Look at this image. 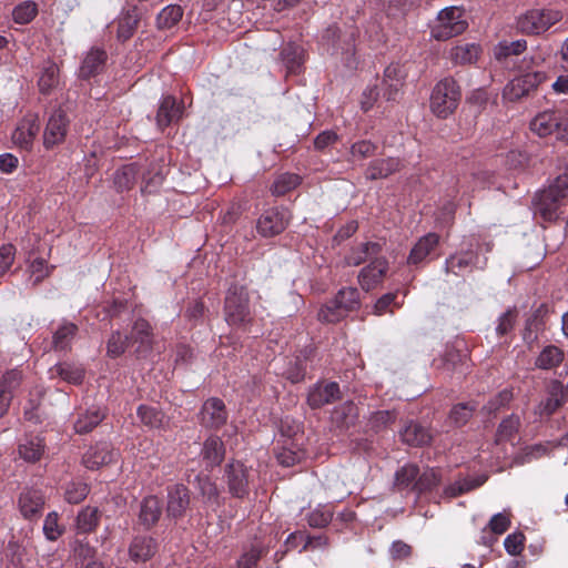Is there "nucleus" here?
Segmentation results:
<instances>
[{
  "label": "nucleus",
  "instance_id": "obj_32",
  "mask_svg": "<svg viewBox=\"0 0 568 568\" xmlns=\"http://www.w3.org/2000/svg\"><path fill=\"white\" fill-rule=\"evenodd\" d=\"M379 252L381 245L378 243L366 242L352 248L345 260L348 265L357 266L366 260L378 255Z\"/></svg>",
  "mask_w": 568,
  "mask_h": 568
},
{
  "label": "nucleus",
  "instance_id": "obj_30",
  "mask_svg": "<svg viewBox=\"0 0 568 568\" xmlns=\"http://www.w3.org/2000/svg\"><path fill=\"white\" fill-rule=\"evenodd\" d=\"M130 338L139 344L138 352L149 351L152 346V328L150 324L145 320H136L133 324Z\"/></svg>",
  "mask_w": 568,
  "mask_h": 568
},
{
  "label": "nucleus",
  "instance_id": "obj_46",
  "mask_svg": "<svg viewBox=\"0 0 568 568\" xmlns=\"http://www.w3.org/2000/svg\"><path fill=\"white\" fill-rule=\"evenodd\" d=\"M37 12L38 8L33 1H24L13 9L12 17L14 22L26 24L34 19Z\"/></svg>",
  "mask_w": 568,
  "mask_h": 568
},
{
  "label": "nucleus",
  "instance_id": "obj_10",
  "mask_svg": "<svg viewBox=\"0 0 568 568\" xmlns=\"http://www.w3.org/2000/svg\"><path fill=\"white\" fill-rule=\"evenodd\" d=\"M290 214L285 210L271 209L265 211L257 220V232L264 237H271L285 230Z\"/></svg>",
  "mask_w": 568,
  "mask_h": 568
},
{
  "label": "nucleus",
  "instance_id": "obj_17",
  "mask_svg": "<svg viewBox=\"0 0 568 568\" xmlns=\"http://www.w3.org/2000/svg\"><path fill=\"white\" fill-rule=\"evenodd\" d=\"M44 506V496L38 489H27L19 497V509L26 519L40 517Z\"/></svg>",
  "mask_w": 568,
  "mask_h": 568
},
{
  "label": "nucleus",
  "instance_id": "obj_24",
  "mask_svg": "<svg viewBox=\"0 0 568 568\" xmlns=\"http://www.w3.org/2000/svg\"><path fill=\"white\" fill-rule=\"evenodd\" d=\"M339 388L336 383L317 385L308 393V404L312 407H321L338 397Z\"/></svg>",
  "mask_w": 568,
  "mask_h": 568
},
{
  "label": "nucleus",
  "instance_id": "obj_37",
  "mask_svg": "<svg viewBox=\"0 0 568 568\" xmlns=\"http://www.w3.org/2000/svg\"><path fill=\"white\" fill-rule=\"evenodd\" d=\"M477 255L471 251L452 255L446 260V271L452 272L454 274H459L464 272L466 268L475 265Z\"/></svg>",
  "mask_w": 568,
  "mask_h": 568
},
{
  "label": "nucleus",
  "instance_id": "obj_8",
  "mask_svg": "<svg viewBox=\"0 0 568 568\" xmlns=\"http://www.w3.org/2000/svg\"><path fill=\"white\" fill-rule=\"evenodd\" d=\"M69 129V119L62 109L53 110L43 131V146L47 150L64 142Z\"/></svg>",
  "mask_w": 568,
  "mask_h": 568
},
{
  "label": "nucleus",
  "instance_id": "obj_21",
  "mask_svg": "<svg viewBox=\"0 0 568 568\" xmlns=\"http://www.w3.org/2000/svg\"><path fill=\"white\" fill-rule=\"evenodd\" d=\"M161 514L162 506L160 499L155 496H148L141 503L139 521L145 528H151L159 521Z\"/></svg>",
  "mask_w": 568,
  "mask_h": 568
},
{
  "label": "nucleus",
  "instance_id": "obj_3",
  "mask_svg": "<svg viewBox=\"0 0 568 568\" xmlns=\"http://www.w3.org/2000/svg\"><path fill=\"white\" fill-rule=\"evenodd\" d=\"M460 89L455 79L448 77L436 83L430 94V110L442 119L448 118L458 106Z\"/></svg>",
  "mask_w": 568,
  "mask_h": 568
},
{
  "label": "nucleus",
  "instance_id": "obj_34",
  "mask_svg": "<svg viewBox=\"0 0 568 568\" xmlns=\"http://www.w3.org/2000/svg\"><path fill=\"white\" fill-rule=\"evenodd\" d=\"M141 423L150 428H164L166 420L164 414L156 407L140 405L136 409Z\"/></svg>",
  "mask_w": 568,
  "mask_h": 568
},
{
  "label": "nucleus",
  "instance_id": "obj_43",
  "mask_svg": "<svg viewBox=\"0 0 568 568\" xmlns=\"http://www.w3.org/2000/svg\"><path fill=\"white\" fill-rule=\"evenodd\" d=\"M301 182L298 175L293 173H283L278 175L271 186L273 195L281 196L294 190Z\"/></svg>",
  "mask_w": 568,
  "mask_h": 568
},
{
  "label": "nucleus",
  "instance_id": "obj_29",
  "mask_svg": "<svg viewBox=\"0 0 568 568\" xmlns=\"http://www.w3.org/2000/svg\"><path fill=\"white\" fill-rule=\"evenodd\" d=\"M400 437L404 443L410 446H423L430 442L432 435L419 424L410 423L400 430Z\"/></svg>",
  "mask_w": 568,
  "mask_h": 568
},
{
  "label": "nucleus",
  "instance_id": "obj_20",
  "mask_svg": "<svg viewBox=\"0 0 568 568\" xmlns=\"http://www.w3.org/2000/svg\"><path fill=\"white\" fill-rule=\"evenodd\" d=\"M182 115V106L176 103V100L171 97H164L161 100L159 111L156 114V123L163 129L174 121H178Z\"/></svg>",
  "mask_w": 568,
  "mask_h": 568
},
{
  "label": "nucleus",
  "instance_id": "obj_58",
  "mask_svg": "<svg viewBox=\"0 0 568 568\" xmlns=\"http://www.w3.org/2000/svg\"><path fill=\"white\" fill-rule=\"evenodd\" d=\"M525 537L520 532L508 535L504 540L506 551L511 556L519 555L524 549Z\"/></svg>",
  "mask_w": 568,
  "mask_h": 568
},
{
  "label": "nucleus",
  "instance_id": "obj_5",
  "mask_svg": "<svg viewBox=\"0 0 568 568\" xmlns=\"http://www.w3.org/2000/svg\"><path fill=\"white\" fill-rule=\"evenodd\" d=\"M225 320L229 325L241 327L252 322L248 295L244 287L232 286L225 297Z\"/></svg>",
  "mask_w": 568,
  "mask_h": 568
},
{
  "label": "nucleus",
  "instance_id": "obj_57",
  "mask_svg": "<svg viewBox=\"0 0 568 568\" xmlns=\"http://www.w3.org/2000/svg\"><path fill=\"white\" fill-rule=\"evenodd\" d=\"M16 248L11 244H4L0 247V276L6 274L13 264Z\"/></svg>",
  "mask_w": 568,
  "mask_h": 568
},
{
  "label": "nucleus",
  "instance_id": "obj_60",
  "mask_svg": "<svg viewBox=\"0 0 568 568\" xmlns=\"http://www.w3.org/2000/svg\"><path fill=\"white\" fill-rule=\"evenodd\" d=\"M332 517L333 514L329 509L316 508L308 515V524L312 527H324L331 521Z\"/></svg>",
  "mask_w": 568,
  "mask_h": 568
},
{
  "label": "nucleus",
  "instance_id": "obj_31",
  "mask_svg": "<svg viewBox=\"0 0 568 568\" xmlns=\"http://www.w3.org/2000/svg\"><path fill=\"white\" fill-rule=\"evenodd\" d=\"M156 546L150 537H136L133 539L129 552L130 557L135 561H145L155 552Z\"/></svg>",
  "mask_w": 568,
  "mask_h": 568
},
{
  "label": "nucleus",
  "instance_id": "obj_56",
  "mask_svg": "<svg viewBox=\"0 0 568 568\" xmlns=\"http://www.w3.org/2000/svg\"><path fill=\"white\" fill-rule=\"evenodd\" d=\"M481 484H483V481L471 483L466 479L456 481L453 485H449L445 488L444 495L449 498L457 497V496L465 494L476 487H479Z\"/></svg>",
  "mask_w": 568,
  "mask_h": 568
},
{
  "label": "nucleus",
  "instance_id": "obj_47",
  "mask_svg": "<svg viewBox=\"0 0 568 568\" xmlns=\"http://www.w3.org/2000/svg\"><path fill=\"white\" fill-rule=\"evenodd\" d=\"M197 489L205 503H216L219 497V489L207 476H196L195 478Z\"/></svg>",
  "mask_w": 568,
  "mask_h": 568
},
{
  "label": "nucleus",
  "instance_id": "obj_18",
  "mask_svg": "<svg viewBox=\"0 0 568 568\" xmlns=\"http://www.w3.org/2000/svg\"><path fill=\"white\" fill-rule=\"evenodd\" d=\"M561 114L551 111L538 113L530 122V130L539 136H548L552 133L559 139Z\"/></svg>",
  "mask_w": 568,
  "mask_h": 568
},
{
  "label": "nucleus",
  "instance_id": "obj_41",
  "mask_svg": "<svg viewBox=\"0 0 568 568\" xmlns=\"http://www.w3.org/2000/svg\"><path fill=\"white\" fill-rule=\"evenodd\" d=\"M527 48L526 40L516 41H501L494 49V55L497 60L501 61L510 55H518Z\"/></svg>",
  "mask_w": 568,
  "mask_h": 568
},
{
  "label": "nucleus",
  "instance_id": "obj_4",
  "mask_svg": "<svg viewBox=\"0 0 568 568\" xmlns=\"http://www.w3.org/2000/svg\"><path fill=\"white\" fill-rule=\"evenodd\" d=\"M562 19L556 9H529L517 18V28L526 34H541Z\"/></svg>",
  "mask_w": 568,
  "mask_h": 568
},
{
  "label": "nucleus",
  "instance_id": "obj_9",
  "mask_svg": "<svg viewBox=\"0 0 568 568\" xmlns=\"http://www.w3.org/2000/svg\"><path fill=\"white\" fill-rule=\"evenodd\" d=\"M225 476L232 496L243 498L247 495L252 469L240 462H233L227 465Z\"/></svg>",
  "mask_w": 568,
  "mask_h": 568
},
{
  "label": "nucleus",
  "instance_id": "obj_61",
  "mask_svg": "<svg viewBox=\"0 0 568 568\" xmlns=\"http://www.w3.org/2000/svg\"><path fill=\"white\" fill-rule=\"evenodd\" d=\"M375 152V145L369 141H359L352 145L351 155L355 160H363L373 155Z\"/></svg>",
  "mask_w": 568,
  "mask_h": 568
},
{
  "label": "nucleus",
  "instance_id": "obj_28",
  "mask_svg": "<svg viewBox=\"0 0 568 568\" xmlns=\"http://www.w3.org/2000/svg\"><path fill=\"white\" fill-rule=\"evenodd\" d=\"M59 68L52 61H45L40 70L38 85L41 93H49L59 84Z\"/></svg>",
  "mask_w": 568,
  "mask_h": 568
},
{
  "label": "nucleus",
  "instance_id": "obj_50",
  "mask_svg": "<svg viewBox=\"0 0 568 568\" xmlns=\"http://www.w3.org/2000/svg\"><path fill=\"white\" fill-rule=\"evenodd\" d=\"M440 481L437 470L429 468L422 475H418L417 481L414 484V490L418 493L427 491L436 487Z\"/></svg>",
  "mask_w": 568,
  "mask_h": 568
},
{
  "label": "nucleus",
  "instance_id": "obj_33",
  "mask_svg": "<svg viewBox=\"0 0 568 568\" xmlns=\"http://www.w3.org/2000/svg\"><path fill=\"white\" fill-rule=\"evenodd\" d=\"M564 398V388L560 383H552L549 387L548 397L538 405L540 415L552 414L561 404Z\"/></svg>",
  "mask_w": 568,
  "mask_h": 568
},
{
  "label": "nucleus",
  "instance_id": "obj_39",
  "mask_svg": "<svg viewBox=\"0 0 568 568\" xmlns=\"http://www.w3.org/2000/svg\"><path fill=\"white\" fill-rule=\"evenodd\" d=\"M562 361L564 352L558 347L550 345L541 351L536 361V365L541 369H550L558 366Z\"/></svg>",
  "mask_w": 568,
  "mask_h": 568
},
{
  "label": "nucleus",
  "instance_id": "obj_7",
  "mask_svg": "<svg viewBox=\"0 0 568 568\" xmlns=\"http://www.w3.org/2000/svg\"><path fill=\"white\" fill-rule=\"evenodd\" d=\"M546 80L545 72L530 71L509 81L503 90V99L509 102H516L523 97L529 94L540 83Z\"/></svg>",
  "mask_w": 568,
  "mask_h": 568
},
{
  "label": "nucleus",
  "instance_id": "obj_26",
  "mask_svg": "<svg viewBox=\"0 0 568 568\" xmlns=\"http://www.w3.org/2000/svg\"><path fill=\"white\" fill-rule=\"evenodd\" d=\"M106 59V54L103 50L91 49L84 57L80 67V77L88 79L98 73Z\"/></svg>",
  "mask_w": 568,
  "mask_h": 568
},
{
  "label": "nucleus",
  "instance_id": "obj_38",
  "mask_svg": "<svg viewBox=\"0 0 568 568\" xmlns=\"http://www.w3.org/2000/svg\"><path fill=\"white\" fill-rule=\"evenodd\" d=\"M138 175V168L134 164L124 165L114 173L113 183L118 191L130 190Z\"/></svg>",
  "mask_w": 568,
  "mask_h": 568
},
{
  "label": "nucleus",
  "instance_id": "obj_64",
  "mask_svg": "<svg viewBox=\"0 0 568 568\" xmlns=\"http://www.w3.org/2000/svg\"><path fill=\"white\" fill-rule=\"evenodd\" d=\"M378 97V91L376 85H368L362 93L361 97V108L364 111H368L373 108Z\"/></svg>",
  "mask_w": 568,
  "mask_h": 568
},
{
  "label": "nucleus",
  "instance_id": "obj_52",
  "mask_svg": "<svg viewBox=\"0 0 568 568\" xmlns=\"http://www.w3.org/2000/svg\"><path fill=\"white\" fill-rule=\"evenodd\" d=\"M128 337H123L120 332H114L106 344L108 355L110 357H119L126 348Z\"/></svg>",
  "mask_w": 568,
  "mask_h": 568
},
{
  "label": "nucleus",
  "instance_id": "obj_19",
  "mask_svg": "<svg viewBox=\"0 0 568 568\" xmlns=\"http://www.w3.org/2000/svg\"><path fill=\"white\" fill-rule=\"evenodd\" d=\"M406 73L399 63L389 64L384 71V95L387 100H395L404 84Z\"/></svg>",
  "mask_w": 568,
  "mask_h": 568
},
{
  "label": "nucleus",
  "instance_id": "obj_53",
  "mask_svg": "<svg viewBox=\"0 0 568 568\" xmlns=\"http://www.w3.org/2000/svg\"><path fill=\"white\" fill-rule=\"evenodd\" d=\"M475 407L468 404H458L450 410L449 419L456 425L462 426L471 417Z\"/></svg>",
  "mask_w": 568,
  "mask_h": 568
},
{
  "label": "nucleus",
  "instance_id": "obj_59",
  "mask_svg": "<svg viewBox=\"0 0 568 568\" xmlns=\"http://www.w3.org/2000/svg\"><path fill=\"white\" fill-rule=\"evenodd\" d=\"M22 381L21 372L18 369H12L7 372L1 381L0 387L7 388L10 392L11 398L13 397L14 390L20 386Z\"/></svg>",
  "mask_w": 568,
  "mask_h": 568
},
{
  "label": "nucleus",
  "instance_id": "obj_54",
  "mask_svg": "<svg viewBox=\"0 0 568 568\" xmlns=\"http://www.w3.org/2000/svg\"><path fill=\"white\" fill-rule=\"evenodd\" d=\"M510 526V518L509 515L506 511L495 514L489 523H488V529L494 535H501L504 534Z\"/></svg>",
  "mask_w": 568,
  "mask_h": 568
},
{
  "label": "nucleus",
  "instance_id": "obj_49",
  "mask_svg": "<svg viewBox=\"0 0 568 568\" xmlns=\"http://www.w3.org/2000/svg\"><path fill=\"white\" fill-rule=\"evenodd\" d=\"M138 26V18L135 14L126 13L119 19L118 22V39L125 41L130 39Z\"/></svg>",
  "mask_w": 568,
  "mask_h": 568
},
{
  "label": "nucleus",
  "instance_id": "obj_36",
  "mask_svg": "<svg viewBox=\"0 0 568 568\" xmlns=\"http://www.w3.org/2000/svg\"><path fill=\"white\" fill-rule=\"evenodd\" d=\"M104 418V414L100 408H91L80 415L74 424V429L79 434L91 432Z\"/></svg>",
  "mask_w": 568,
  "mask_h": 568
},
{
  "label": "nucleus",
  "instance_id": "obj_16",
  "mask_svg": "<svg viewBox=\"0 0 568 568\" xmlns=\"http://www.w3.org/2000/svg\"><path fill=\"white\" fill-rule=\"evenodd\" d=\"M190 505L189 489L176 484L168 490L166 513L169 517L179 518L184 515Z\"/></svg>",
  "mask_w": 568,
  "mask_h": 568
},
{
  "label": "nucleus",
  "instance_id": "obj_15",
  "mask_svg": "<svg viewBox=\"0 0 568 568\" xmlns=\"http://www.w3.org/2000/svg\"><path fill=\"white\" fill-rule=\"evenodd\" d=\"M388 271V262L384 257L375 258L358 273L361 287L368 292L382 283Z\"/></svg>",
  "mask_w": 568,
  "mask_h": 568
},
{
  "label": "nucleus",
  "instance_id": "obj_14",
  "mask_svg": "<svg viewBox=\"0 0 568 568\" xmlns=\"http://www.w3.org/2000/svg\"><path fill=\"white\" fill-rule=\"evenodd\" d=\"M227 413L224 403L216 398H209L200 412V423L206 428H219L225 424Z\"/></svg>",
  "mask_w": 568,
  "mask_h": 568
},
{
  "label": "nucleus",
  "instance_id": "obj_51",
  "mask_svg": "<svg viewBox=\"0 0 568 568\" xmlns=\"http://www.w3.org/2000/svg\"><path fill=\"white\" fill-rule=\"evenodd\" d=\"M519 427V417L516 415H511L504 419L497 432L498 440H507L513 437V435L518 430Z\"/></svg>",
  "mask_w": 568,
  "mask_h": 568
},
{
  "label": "nucleus",
  "instance_id": "obj_11",
  "mask_svg": "<svg viewBox=\"0 0 568 568\" xmlns=\"http://www.w3.org/2000/svg\"><path fill=\"white\" fill-rule=\"evenodd\" d=\"M40 130L39 116L36 113H27L12 132V142L23 150H30Z\"/></svg>",
  "mask_w": 568,
  "mask_h": 568
},
{
  "label": "nucleus",
  "instance_id": "obj_45",
  "mask_svg": "<svg viewBox=\"0 0 568 568\" xmlns=\"http://www.w3.org/2000/svg\"><path fill=\"white\" fill-rule=\"evenodd\" d=\"M77 332L74 324H63L60 326L53 335V346L55 349H67L70 346L71 339Z\"/></svg>",
  "mask_w": 568,
  "mask_h": 568
},
{
  "label": "nucleus",
  "instance_id": "obj_40",
  "mask_svg": "<svg viewBox=\"0 0 568 568\" xmlns=\"http://www.w3.org/2000/svg\"><path fill=\"white\" fill-rule=\"evenodd\" d=\"M182 16L183 10L180 6L169 4L156 17L158 27L160 29H170L181 20Z\"/></svg>",
  "mask_w": 568,
  "mask_h": 568
},
{
  "label": "nucleus",
  "instance_id": "obj_6",
  "mask_svg": "<svg viewBox=\"0 0 568 568\" xmlns=\"http://www.w3.org/2000/svg\"><path fill=\"white\" fill-rule=\"evenodd\" d=\"M359 305V293L354 287L342 288L335 298L323 306L318 312V318L323 322H337L348 311Z\"/></svg>",
  "mask_w": 568,
  "mask_h": 568
},
{
  "label": "nucleus",
  "instance_id": "obj_48",
  "mask_svg": "<svg viewBox=\"0 0 568 568\" xmlns=\"http://www.w3.org/2000/svg\"><path fill=\"white\" fill-rule=\"evenodd\" d=\"M89 494V487L81 481H71L67 485L64 498L70 504L81 503Z\"/></svg>",
  "mask_w": 568,
  "mask_h": 568
},
{
  "label": "nucleus",
  "instance_id": "obj_35",
  "mask_svg": "<svg viewBox=\"0 0 568 568\" xmlns=\"http://www.w3.org/2000/svg\"><path fill=\"white\" fill-rule=\"evenodd\" d=\"M100 511L97 507H84L77 516V529L79 532L87 534L95 529L99 524Z\"/></svg>",
  "mask_w": 568,
  "mask_h": 568
},
{
  "label": "nucleus",
  "instance_id": "obj_2",
  "mask_svg": "<svg viewBox=\"0 0 568 568\" xmlns=\"http://www.w3.org/2000/svg\"><path fill=\"white\" fill-rule=\"evenodd\" d=\"M468 28L465 10L450 6L442 9L429 23V37L436 41H448L463 34Z\"/></svg>",
  "mask_w": 568,
  "mask_h": 568
},
{
  "label": "nucleus",
  "instance_id": "obj_27",
  "mask_svg": "<svg viewBox=\"0 0 568 568\" xmlns=\"http://www.w3.org/2000/svg\"><path fill=\"white\" fill-rule=\"evenodd\" d=\"M18 452L19 456L23 460L28 463H36L40 460L44 453L43 439L38 436L28 437L20 443Z\"/></svg>",
  "mask_w": 568,
  "mask_h": 568
},
{
  "label": "nucleus",
  "instance_id": "obj_44",
  "mask_svg": "<svg viewBox=\"0 0 568 568\" xmlns=\"http://www.w3.org/2000/svg\"><path fill=\"white\" fill-rule=\"evenodd\" d=\"M419 469L416 465L408 464L398 469L395 474V485L398 487H409L414 489L417 481Z\"/></svg>",
  "mask_w": 568,
  "mask_h": 568
},
{
  "label": "nucleus",
  "instance_id": "obj_22",
  "mask_svg": "<svg viewBox=\"0 0 568 568\" xmlns=\"http://www.w3.org/2000/svg\"><path fill=\"white\" fill-rule=\"evenodd\" d=\"M224 455L225 448L221 438L216 436H210L205 439L201 456L207 468L220 465L224 458Z\"/></svg>",
  "mask_w": 568,
  "mask_h": 568
},
{
  "label": "nucleus",
  "instance_id": "obj_12",
  "mask_svg": "<svg viewBox=\"0 0 568 568\" xmlns=\"http://www.w3.org/2000/svg\"><path fill=\"white\" fill-rule=\"evenodd\" d=\"M481 54L480 43L459 41L448 50L447 58L454 65H473L477 63Z\"/></svg>",
  "mask_w": 568,
  "mask_h": 568
},
{
  "label": "nucleus",
  "instance_id": "obj_42",
  "mask_svg": "<svg viewBox=\"0 0 568 568\" xmlns=\"http://www.w3.org/2000/svg\"><path fill=\"white\" fill-rule=\"evenodd\" d=\"M51 373L58 374L63 381L71 384H80L84 376L82 367L68 363L55 365L51 369Z\"/></svg>",
  "mask_w": 568,
  "mask_h": 568
},
{
  "label": "nucleus",
  "instance_id": "obj_55",
  "mask_svg": "<svg viewBox=\"0 0 568 568\" xmlns=\"http://www.w3.org/2000/svg\"><path fill=\"white\" fill-rule=\"evenodd\" d=\"M43 532L49 540L58 539L62 534V528L58 524V514L49 513L44 519Z\"/></svg>",
  "mask_w": 568,
  "mask_h": 568
},
{
  "label": "nucleus",
  "instance_id": "obj_25",
  "mask_svg": "<svg viewBox=\"0 0 568 568\" xmlns=\"http://www.w3.org/2000/svg\"><path fill=\"white\" fill-rule=\"evenodd\" d=\"M439 236L436 233H428L420 237L414 245L408 256L409 264H417L424 261L438 245Z\"/></svg>",
  "mask_w": 568,
  "mask_h": 568
},
{
  "label": "nucleus",
  "instance_id": "obj_62",
  "mask_svg": "<svg viewBox=\"0 0 568 568\" xmlns=\"http://www.w3.org/2000/svg\"><path fill=\"white\" fill-rule=\"evenodd\" d=\"M263 550L256 547L244 552L237 561L239 568H253L262 556Z\"/></svg>",
  "mask_w": 568,
  "mask_h": 568
},
{
  "label": "nucleus",
  "instance_id": "obj_23",
  "mask_svg": "<svg viewBox=\"0 0 568 568\" xmlns=\"http://www.w3.org/2000/svg\"><path fill=\"white\" fill-rule=\"evenodd\" d=\"M402 166L399 159L387 158L373 161L367 170L366 178L369 180L386 179L393 173L397 172Z\"/></svg>",
  "mask_w": 568,
  "mask_h": 568
},
{
  "label": "nucleus",
  "instance_id": "obj_1",
  "mask_svg": "<svg viewBox=\"0 0 568 568\" xmlns=\"http://www.w3.org/2000/svg\"><path fill=\"white\" fill-rule=\"evenodd\" d=\"M568 202V174L558 175L534 200L535 212L544 220H555Z\"/></svg>",
  "mask_w": 568,
  "mask_h": 568
},
{
  "label": "nucleus",
  "instance_id": "obj_63",
  "mask_svg": "<svg viewBox=\"0 0 568 568\" xmlns=\"http://www.w3.org/2000/svg\"><path fill=\"white\" fill-rule=\"evenodd\" d=\"M513 394L510 390L504 389L495 398H493L484 409L490 414L499 409V407L508 404L511 400Z\"/></svg>",
  "mask_w": 568,
  "mask_h": 568
},
{
  "label": "nucleus",
  "instance_id": "obj_13",
  "mask_svg": "<svg viewBox=\"0 0 568 568\" xmlns=\"http://www.w3.org/2000/svg\"><path fill=\"white\" fill-rule=\"evenodd\" d=\"M118 453L109 443L102 442L91 446L82 457V464L88 469H98L104 465L113 463Z\"/></svg>",
  "mask_w": 568,
  "mask_h": 568
}]
</instances>
